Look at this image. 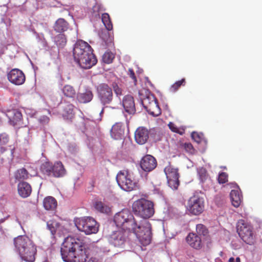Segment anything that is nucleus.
Returning a JSON list of instances; mask_svg holds the SVG:
<instances>
[{"label":"nucleus","instance_id":"obj_29","mask_svg":"<svg viewBox=\"0 0 262 262\" xmlns=\"http://www.w3.org/2000/svg\"><path fill=\"white\" fill-rule=\"evenodd\" d=\"M29 177L30 174L24 168H20L17 170L14 173L15 179L19 182L27 180Z\"/></svg>","mask_w":262,"mask_h":262},{"label":"nucleus","instance_id":"obj_48","mask_svg":"<svg viewBox=\"0 0 262 262\" xmlns=\"http://www.w3.org/2000/svg\"><path fill=\"white\" fill-rule=\"evenodd\" d=\"M128 75H129V77L133 80L134 82L135 83V84H136L137 80V78H136L135 74L134 73V70L133 69H129V70H128Z\"/></svg>","mask_w":262,"mask_h":262},{"label":"nucleus","instance_id":"obj_9","mask_svg":"<svg viewBox=\"0 0 262 262\" xmlns=\"http://www.w3.org/2000/svg\"><path fill=\"white\" fill-rule=\"evenodd\" d=\"M186 208L188 211L193 215L200 214L204 209L203 199L198 195H193L188 200Z\"/></svg>","mask_w":262,"mask_h":262},{"label":"nucleus","instance_id":"obj_5","mask_svg":"<svg viewBox=\"0 0 262 262\" xmlns=\"http://www.w3.org/2000/svg\"><path fill=\"white\" fill-rule=\"evenodd\" d=\"M132 210L137 216L144 219H149L154 214V204L150 201L141 198L133 203Z\"/></svg>","mask_w":262,"mask_h":262},{"label":"nucleus","instance_id":"obj_31","mask_svg":"<svg viewBox=\"0 0 262 262\" xmlns=\"http://www.w3.org/2000/svg\"><path fill=\"white\" fill-rule=\"evenodd\" d=\"M109 30L102 31L100 34V37L104 43V45L107 46H111L113 43V37L108 32Z\"/></svg>","mask_w":262,"mask_h":262},{"label":"nucleus","instance_id":"obj_18","mask_svg":"<svg viewBox=\"0 0 262 262\" xmlns=\"http://www.w3.org/2000/svg\"><path fill=\"white\" fill-rule=\"evenodd\" d=\"M149 138V131L143 127L137 129L135 133V139L136 142L140 145L145 144Z\"/></svg>","mask_w":262,"mask_h":262},{"label":"nucleus","instance_id":"obj_41","mask_svg":"<svg viewBox=\"0 0 262 262\" xmlns=\"http://www.w3.org/2000/svg\"><path fill=\"white\" fill-rule=\"evenodd\" d=\"M186 83L185 78H183L181 80L176 82L170 87V91L172 92H176L181 85H185Z\"/></svg>","mask_w":262,"mask_h":262},{"label":"nucleus","instance_id":"obj_17","mask_svg":"<svg viewBox=\"0 0 262 262\" xmlns=\"http://www.w3.org/2000/svg\"><path fill=\"white\" fill-rule=\"evenodd\" d=\"M109 242L115 247H121L125 241V232L118 230L114 232L108 237Z\"/></svg>","mask_w":262,"mask_h":262},{"label":"nucleus","instance_id":"obj_26","mask_svg":"<svg viewBox=\"0 0 262 262\" xmlns=\"http://www.w3.org/2000/svg\"><path fill=\"white\" fill-rule=\"evenodd\" d=\"M53 28L56 32L62 33L68 29L69 24L63 18H60L55 21Z\"/></svg>","mask_w":262,"mask_h":262},{"label":"nucleus","instance_id":"obj_44","mask_svg":"<svg viewBox=\"0 0 262 262\" xmlns=\"http://www.w3.org/2000/svg\"><path fill=\"white\" fill-rule=\"evenodd\" d=\"M198 174L201 181L203 182L207 178V171L204 168H200L198 169Z\"/></svg>","mask_w":262,"mask_h":262},{"label":"nucleus","instance_id":"obj_27","mask_svg":"<svg viewBox=\"0 0 262 262\" xmlns=\"http://www.w3.org/2000/svg\"><path fill=\"white\" fill-rule=\"evenodd\" d=\"M66 169L61 162L58 161L54 163L52 172L53 176L56 178L61 177L66 174Z\"/></svg>","mask_w":262,"mask_h":262},{"label":"nucleus","instance_id":"obj_8","mask_svg":"<svg viewBox=\"0 0 262 262\" xmlns=\"http://www.w3.org/2000/svg\"><path fill=\"white\" fill-rule=\"evenodd\" d=\"M237 232L246 244L252 245L255 241L252 226L245 220H241L237 223Z\"/></svg>","mask_w":262,"mask_h":262},{"label":"nucleus","instance_id":"obj_30","mask_svg":"<svg viewBox=\"0 0 262 262\" xmlns=\"http://www.w3.org/2000/svg\"><path fill=\"white\" fill-rule=\"evenodd\" d=\"M196 232L197 235L206 237L208 243H211V238L209 235V231L207 227L202 224H199L196 226Z\"/></svg>","mask_w":262,"mask_h":262},{"label":"nucleus","instance_id":"obj_42","mask_svg":"<svg viewBox=\"0 0 262 262\" xmlns=\"http://www.w3.org/2000/svg\"><path fill=\"white\" fill-rule=\"evenodd\" d=\"M181 145L187 152L191 154H193L195 152V149L190 143H182Z\"/></svg>","mask_w":262,"mask_h":262},{"label":"nucleus","instance_id":"obj_24","mask_svg":"<svg viewBox=\"0 0 262 262\" xmlns=\"http://www.w3.org/2000/svg\"><path fill=\"white\" fill-rule=\"evenodd\" d=\"M230 195L232 205L235 207H239L242 199L241 191L238 189L232 190Z\"/></svg>","mask_w":262,"mask_h":262},{"label":"nucleus","instance_id":"obj_52","mask_svg":"<svg viewBox=\"0 0 262 262\" xmlns=\"http://www.w3.org/2000/svg\"><path fill=\"white\" fill-rule=\"evenodd\" d=\"M236 262H241V259L239 257L236 258Z\"/></svg>","mask_w":262,"mask_h":262},{"label":"nucleus","instance_id":"obj_1","mask_svg":"<svg viewBox=\"0 0 262 262\" xmlns=\"http://www.w3.org/2000/svg\"><path fill=\"white\" fill-rule=\"evenodd\" d=\"M116 226L123 230L133 231L144 246L150 244L151 239V226L149 221H142L138 224L131 212L127 209H123L117 213L114 217Z\"/></svg>","mask_w":262,"mask_h":262},{"label":"nucleus","instance_id":"obj_10","mask_svg":"<svg viewBox=\"0 0 262 262\" xmlns=\"http://www.w3.org/2000/svg\"><path fill=\"white\" fill-rule=\"evenodd\" d=\"M98 97L101 103L105 105L110 104L113 99L111 88L107 84L102 83L97 87Z\"/></svg>","mask_w":262,"mask_h":262},{"label":"nucleus","instance_id":"obj_39","mask_svg":"<svg viewBox=\"0 0 262 262\" xmlns=\"http://www.w3.org/2000/svg\"><path fill=\"white\" fill-rule=\"evenodd\" d=\"M168 126L169 128L173 133H177L180 135H183L185 133V129L183 127H179L173 122H170Z\"/></svg>","mask_w":262,"mask_h":262},{"label":"nucleus","instance_id":"obj_15","mask_svg":"<svg viewBox=\"0 0 262 262\" xmlns=\"http://www.w3.org/2000/svg\"><path fill=\"white\" fill-rule=\"evenodd\" d=\"M149 100L151 101V104H149L145 102V109L148 113L152 116L157 117L161 114V110L159 107L158 103V100L155 96L152 94H149Z\"/></svg>","mask_w":262,"mask_h":262},{"label":"nucleus","instance_id":"obj_4","mask_svg":"<svg viewBox=\"0 0 262 262\" xmlns=\"http://www.w3.org/2000/svg\"><path fill=\"white\" fill-rule=\"evenodd\" d=\"M14 245L23 260L27 262L35 261L36 247L29 237L25 235L18 236L14 239Z\"/></svg>","mask_w":262,"mask_h":262},{"label":"nucleus","instance_id":"obj_38","mask_svg":"<svg viewBox=\"0 0 262 262\" xmlns=\"http://www.w3.org/2000/svg\"><path fill=\"white\" fill-rule=\"evenodd\" d=\"M55 41L56 45L60 48H62L67 43L66 36L63 34H59L55 36Z\"/></svg>","mask_w":262,"mask_h":262},{"label":"nucleus","instance_id":"obj_11","mask_svg":"<svg viewBox=\"0 0 262 262\" xmlns=\"http://www.w3.org/2000/svg\"><path fill=\"white\" fill-rule=\"evenodd\" d=\"M178 169L168 165L164 168L169 186L172 189H177L179 186L180 181Z\"/></svg>","mask_w":262,"mask_h":262},{"label":"nucleus","instance_id":"obj_50","mask_svg":"<svg viewBox=\"0 0 262 262\" xmlns=\"http://www.w3.org/2000/svg\"><path fill=\"white\" fill-rule=\"evenodd\" d=\"M87 262H96L95 258H91Z\"/></svg>","mask_w":262,"mask_h":262},{"label":"nucleus","instance_id":"obj_34","mask_svg":"<svg viewBox=\"0 0 262 262\" xmlns=\"http://www.w3.org/2000/svg\"><path fill=\"white\" fill-rule=\"evenodd\" d=\"M9 141V137L5 133L0 134V152L3 153L6 150V148L4 146Z\"/></svg>","mask_w":262,"mask_h":262},{"label":"nucleus","instance_id":"obj_13","mask_svg":"<svg viewBox=\"0 0 262 262\" xmlns=\"http://www.w3.org/2000/svg\"><path fill=\"white\" fill-rule=\"evenodd\" d=\"M9 81L13 84L20 85L24 83L26 80L24 72L17 68L10 70L7 75Z\"/></svg>","mask_w":262,"mask_h":262},{"label":"nucleus","instance_id":"obj_7","mask_svg":"<svg viewBox=\"0 0 262 262\" xmlns=\"http://www.w3.org/2000/svg\"><path fill=\"white\" fill-rule=\"evenodd\" d=\"M74 221L77 229L86 234L96 233L98 231L97 223L91 217L77 218Z\"/></svg>","mask_w":262,"mask_h":262},{"label":"nucleus","instance_id":"obj_14","mask_svg":"<svg viewBox=\"0 0 262 262\" xmlns=\"http://www.w3.org/2000/svg\"><path fill=\"white\" fill-rule=\"evenodd\" d=\"M149 100L151 101V104H149L145 102V109L148 113L152 116L157 117L161 114V110L159 107L158 103V100L155 96L152 94H149Z\"/></svg>","mask_w":262,"mask_h":262},{"label":"nucleus","instance_id":"obj_12","mask_svg":"<svg viewBox=\"0 0 262 262\" xmlns=\"http://www.w3.org/2000/svg\"><path fill=\"white\" fill-rule=\"evenodd\" d=\"M9 119L11 125L17 127H22L24 125L21 113L16 109H11L2 111Z\"/></svg>","mask_w":262,"mask_h":262},{"label":"nucleus","instance_id":"obj_23","mask_svg":"<svg viewBox=\"0 0 262 262\" xmlns=\"http://www.w3.org/2000/svg\"><path fill=\"white\" fill-rule=\"evenodd\" d=\"M17 191L21 197L26 198L30 195L32 192V187L28 183L22 181L17 185Z\"/></svg>","mask_w":262,"mask_h":262},{"label":"nucleus","instance_id":"obj_47","mask_svg":"<svg viewBox=\"0 0 262 262\" xmlns=\"http://www.w3.org/2000/svg\"><path fill=\"white\" fill-rule=\"evenodd\" d=\"M149 94L150 93L147 94L145 97L141 98V103L144 107H145V102L148 103L150 105L151 104V101L149 100Z\"/></svg>","mask_w":262,"mask_h":262},{"label":"nucleus","instance_id":"obj_25","mask_svg":"<svg viewBox=\"0 0 262 262\" xmlns=\"http://www.w3.org/2000/svg\"><path fill=\"white\" fill-rule=\"evenodd\" d=\"M74 106L71 103H66L63 107L62 115L64 119L71 120L75 116Z\"/></svg>","mask_w":262,"mask_h":262},{"label":"nucleus","instance_id":"obj_36","mask_svg":"<svg viewBox=\"0 0 262 262\" xmlns=\"http://www.w3.org/2000/svg\"><path fill=\"white\" fill-rule=\"evenodd\" d=\"M102 21L105 26L106 30H111L113 29V24L110 16L108 13H104L102 14Z\"/></svg>","mask_w":262,"mask_h":262},{"label":"nucleus","instance_id":"obj_22","mask_svg":"<svg viewBox=\"0 0 262 262\" xmlns=\"http://www.w3.org/2000/svg\"><path fill=\"white\" fill-rule=\"evenodd\" d=\"M94 95L90 88H86L82 92L77 94L76 99L80 103H87L91 101Z\"/></svg>","mask_w":262,"mask_h":262},{"label":"nucleus","instance_id":"obj_19","mask_svg":"<svg viewBox=\"0 0 262 262\" xmlns=\"http://www.w3.org/2000/svg\"><path fill=\"white\" fill-rule=\"evenodd\" d=\"M122 105L126 112L129 114H134L136 113L135 104L133 97L127 95L122 99Z\"/></svg>","mask_w":262,"mask_h":262},{"label":"nucleus","instance_id":"obj_32","mask_svg":"<svg viewBox=\"0 0 262 262\" xmlns=\"http://www.w3.org/2000/svg\"><path fill=\"white\" fill-rule=\"evenodd\" d=\"M62 92L65 97L69 98H74L76 95L74 87L69 84H66L63 87Z\"/></svg>","mask_w":262,"mask_h":262},{"label":"nucleus","instance_id":"obj_28","mask_svg":"<svg viewBox=\"0 0 262 262\" xmlns=\"http://www.w3.org/2000/svg\"><path fill=\"white\" fill-rule=\"evenodd\" d=\"M43 205L47 210H54L56 208L57 203L54 198L49 196L44 199Z\"/></svg>","mask_w":262,"mask_h":262},{"label":"nucleus","instance_id":"obj_6","mask_svg":"<svg viewBox=\"0 0 262 262\" xmlns=\"http://www.w3.org/2000/svg\"><path fill=\"white\" fill-rule=\"evenodd\" d=\"M116 179L121 189L126 191H131L137 187V183L134 179L133 173L128 170L120 171L117 175Z\"/></svg>","mask_w":262,"mask_h":262},{"label":"nucleus","instance_id":"obj_33","mask_svg":"<svg viewBox=\"0 0 262 262\" xmlns=\"http://www.w3.org/2000/svg\"><path fill=\"white\" fill-rule=\"evenodd\" d=\"M94 207L100 212L107 214L111 212V208L105 203L97 201L94 204Z\"/></svg>","mask_w":262,"mask_h":262},{"label":"nucleus","instance_id":"obj_51","mask_svg":"<svg viewBox=\"0 0 262 262\" xmlns=\"http://www.w3.org/2000/svg\"><path fill=\"white\" fill-rule=\"evenodd\" d=\"M229 262H234V258L233 257H231L229 259Z\"/></svg>","mask_w":262,"mask_h":262},{"label":"nucleus","instance_id":"obj_2","mask_svg":"<svg viewBox=\"0 0 262 262\" xmlns=\"http://www.w3.org/2000/svg\"><path fill=\"white\" fill-rule=\"evenodd\" d=\"M61 255L65 262H85L88 258L84 243L79 238L67 237L60 249Z\"/></svg>","mask_w":262,"mask_h":262},{"label":"nucleus","instance_id":"obj_21","mask_svg":"<svg viewBox=\"0 0 262 262\" xmlns=\"http://www.w3.org/2000/svg\"><path fill=\"white\" fill-rule=\"evenodd\" d=\"M112 137L115 140H121L124 137V127L122 123H116L112 128L111 131Z\"/></svg>","mask_w":262,"mask_h":262},{"label":"nucleus","instance_id":"obj_3","mask_svg":"<svg viewBox=\"0 0 262 262\" xmlns=\"http://www.w3.org/2000/svg\"><path fill=\"white\" fill-rule=\"evenodd\" d=\"M93 50L86 42L78 40L74 45L73 55L74 60L83 69H88L95 66L97 62Z\"/></svg>","mask_w":262,"mask_h":262},{"label":"nucleus","instance_id":"obj_49","mask_svg":"<svg viewBox=\"0 0 262 262\" xmlns=\"http://www.w3.org/2000/svg\"><path fill=\"white\" fill-rule=\"evenodd\" d=\"M39 121L41 123L46 124L49 123L50 119L47 116H42L39 118Z\"/></svg>","mask_w":262,"mask_h":262},{"label":"nucleus","instance_id":"obj_43","mask_svg":"<svg viewBox=\"0 0 262 262\" xmlns=\"http://www.w3.org/2000/svg\"><path fill=\"white\" fill-rule=\"evenodd\" d=\"M228 175L226 172H222L219 175L218 182L220 184H224L228 182Z\"/></svg>","mask_w":262,"mask_h":262},{"label":"nucleus","instance_id":"obj_40","mask_svg":"<svg viewBox=\"0 0 262 262\" xmlns=\"http://www.w3.org/2000/svg\"><path fill=\"white\" fill-rule=\"evenodd\" d=\"M115 58V55L110 51H106L102 56V61L103 62L110 64L112 63Z\"/></svg>","mask_w":262,"mask_h":262},{"label":"nucleus","instance_id":"obj_46","mask_svg":"<svg viewBox=\"0 0 262 262\" xmlns=\"http://www.w3.org/2000/svg\"><path fill=\"white\" fill-rule=\"evenodd\" d=\"M113 88L114 91L117 97H120V96L123 95L122 90L121 88H120L117 84H114L113 85Z\"/></svg>","mask_w":262,"mask_h":262},{"label":"nucleus","instance_id":"obj_20","mask_svg":"<svg viewBox=\"0 0 262 262\" xmlns=\"http://www.w3.org/2000/svg\"><path fill=\"white\" fill-rule=\"evenodd\" d=\"M187 243L195 249H200L202 247L201 237L195 233H189L186 238Z\"/></svg>","mask_w":262,"mask_h":262},{"label":"nucleus","instance_id":"obj_45","mask_svg":"<svg viewBox=\"0 0 262 262\" xmlns=\"http://www.w3.org/2000/svg\"><path fill=\"white\" fill-rule=\"evenodd\" d=\"M192 138L197 143H200L203 140V134L193 132L191 134Z\"/></svg>","mask_w":262,"mask_h":262},{"label":"nucleus","instance_id":"obj_35","mask_svg":"<svg viewBox=\"0 0 262 262\" xmlns=\"http://www.w3.org/2000/svg\"><path fill=\"white\" fill-rule=\"evenodd\" d=\"M53 164L49 162H46L43 163L41 166L42 172L47 176H50L52 175Z\"/></svg>","mask_w":262,"mask_h":262},{"label":"nucleus","instance_id":"obj_16","mask_svg":"<svg viewBox=\"0 0 262 262\" xmlns=\"http://www.w3.org/2000/svg\"><path fill=\"white\" fill-rule=\"evenodd\" d=\"M156 159L152 156L147 155L144 156L140 161V166L145 171L149 172L154 170L157 166Z\"/></svg>","mask_w":262,"mask_h":262},{"label":"nucleus","instance_id":"obj_37","mask_svg":"<svg viewBox=\"0 0 262 262\" xmlns=\"http://www.w3.org/2000/svg\"><path fill=\"white\" fill-rule=\"evenodd\" d=\"M48 229L50 231L52 235H54L57 228L59 227V223L55 220H50L47 223Z\"/></svg>","mask_w":262,"mask_h":262}]
</instances>
